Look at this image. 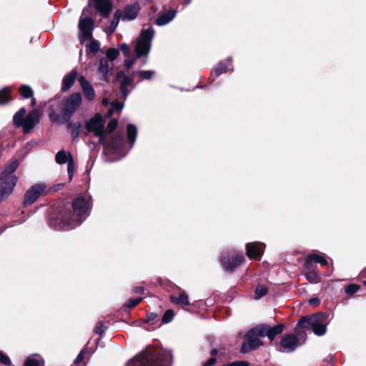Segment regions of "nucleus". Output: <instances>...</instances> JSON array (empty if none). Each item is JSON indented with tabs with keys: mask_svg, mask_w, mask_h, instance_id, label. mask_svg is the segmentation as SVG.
<instances>
[{
	"mask_svg": "<svg viewBox=\"0 0 366 366\" xmlns=\"http://www.w3.org/2000/svg\"><path fill=\"white\" fill-rule=\"evenodd\" d=\"M267 292V287L262 285H257L255 290L256 298H260L265 295Z\"/></svg>",
	"mask_w": 366,
	"mask_h": 366,
	"instance_id": "37",
	"label": "nucleus"
},
{
	"mask_svg": "<svg viewBox=\"0 0 366 366\" xmlns=\"http://www.w3.org/2000/svg\"><path fill=\"white\" fill-rule=\"evenodd\" d=\"M359 288L360 287L357 285L352 284L345 287V292L349 295H353L357 292Z\"/></svg>",
	"mask_w": 366,
	"mask_h": 366,
	"instance_id": "41",
	"label": "nucleus"
},
{
	"mask_svg": "<svg viewBox=\"0 0 366 366\" xmlns=\"http://www.w3.org/2000/svg\"><path fill=\"white\" fill-rule=\"evenodd\" d=\"M311 305L317 306L320 304V300L318 298H312L309 300Z\"/></svg>",
	"mask_w": 366,
	"mask_h": 366,
	"instance_id": "52",
	"label": "nucleus"
},
{
	"mask_svg": "<svg viewBox=\"0 0 366 366\" xmlns=\"http://www.w3.org/2000/svg\"><path fill=\"white\" fill-rule=\"evenodd\" d=\"M69 156H71L70 153H66L65 151L61 150L56 153L55 160L59 164H62L66 162L68 163Z\"/></svg>",
	"mask_w": 366,
	"mask_h": 366,
	"instance_id": "28",
	"label": "nucleus"
},
{
	"mask_svg": "<svg viewBox=\"0 0 366 366\" xmlns=\"http://www.w3.org/2000/svg\"><path fill=\"white\" fill-rule=\"evenodd\" d=\"M19 93L24 98H30L33 96L34 92L32 89L27 85H22L19 88Z\"/></svg>",
	"mask_w": 366,
	"mask_h": 366,
	"instance_id": "31",
	"label": "nucleus"
},
{
	"mask_svg": "<svg viewBox=\"0 0 366 366\" xmlns=\"http://www.w3.org/2000/svg\"><path fill=\"white\" fill-rule=\"evenodd\" d=\"M298 340L293 334H289L283 336L281 340V347L284 352H293L298 346Z\"/></svg>",
	"mask_w": 366,
	"mask_h": 366,
	"instance_id": "13",
	"label": "nucleus"
},
{
	"mask_svg": "<svg viewBox=\"0 0 366 366\" xmlns=\"http://www.w3.org/2000/svg\"><path fill=\"white\" fill-rule=\"evenodd\" d=\"M77 73L76 71L72 70L63 79L62 91L65 92L69 90L74 83L76 78Z\"/></svg>",
	"mask_w": 366,
	"mask_h": 366,
	"instance_id": "20",
	"label": "nucleus"
},
{
	"mask_svg": "<svg viewBox=\"0 0 366 366\" xmlns=\"http://www.w3.org/2000/svg\"><path fill=\"white\" fill-rule=\"evenodd\" d=\"M225 72H227V69L224 66L219 65L215 69V70L213 71V74H214L216 76H219Z\"/></svg>",
	"mask_w": 366,
	"mask_h": 366,
	"instance_id": "46",
	"label": "nucleus"
},
{
	"mask_svg": "<svg viewBox=\"0 0 366 366\" xmlns=\"http://www.w3.org/2000/svg\"><path fill=\"white\" fill-rule=\"evenodd\" d=\"M244 261V257L241 254H237L232 257H224L222 260V265L225 270L232 271L234 268L240 265Z\"/></svg>",
	"mask_w": 366,
	"mask_h": 366,
	"instance_id": "12",
	"label": "nucleus"
},
{
	"mask_svg": "<svg viewBox=\"0 0 366 366\" xmlns=\"http://www.w3.org/2000/svg\"><path fill=\"white\" fill-rule=\"evenodd\" d=\"M312 261L319 263L322 266H326L327 264V261L323 255L318 254H310L307 256V258L305 261V266L307 268H310Z\"/></svg>",
	"mask_w": 366,
	"mask_h": 366,
	"instance_id": "18",
	"label": "nucleus"
},
{
	"mask_svg": "<svg viewBox=\"0 0 366 366\" xmlns=\"http://www.w3.org/2000/svg\"><path fill=\"white\" fill-rule=\"evenodd\" d=\"M215 362L216 358L212 357L204 364V366H212L214 365Z\"/></svg>",
	"mask_w": 366,
	"mask_h": 366,
	"instance_id": "50",
	"label": "nucleus"
},
{
	"mask_svg": "<svg viewBox=\"0 0 366 366\" xmlns=\"http://www.w3.org/2000/svg\"><path fill=\"white\" fill-rule=\"evenodd\" d=\"M284 327L285 325L282 324L274 327H270L268 325H259L249 330V335H257L260 337H267L272 341L277 335L282 332Z\"/></svg>",
	"mask_w": 366,
	"mask_h": 366,
	"instance_id": "6",
	"label": "nucleus"
},
{
	"mask_svg": "<svg viewBox=\"0 0 366 366\" xmlns=\"http://www.w3.org/2000/svg\"><path fill=\"white\" fill-rule=\"evenodd\" d=\"M171 299L174 303L178 305H188L189 304L188 297L184 292L181 293L179 297L172 296Z\"/></svg>",
	"mask_w": 366,
	"mask_h": 366,
	"instance_id": "29",
	"label": "nucleus"
},
{
	"mask_svg": "<svg viewBox=\"0 0 366 366\" xmlns=\"http://www.w3.org/2000/svg\"><path fill=\"white\" fill-rule=\"evenodd\" d=\"M211 354L212 356H214L215 355L217 354V350L216 349H213L212 351H211Z\"/></svg>",
	"mask_w": 366,
	"mask_h": 366,
	"instance_id": "55",
	"label": "nucleus"
},
{
	"mask_svg": "<svg viewBox=\"0 0 366 366\" xmlns=\"http://www.w3.org/2000/svg\"><path fill=\"white\" fill-rule=\"evenodd\" d=\"M104 330L105 327L102 325H97L94 329L95 332L98 334H102Z\"/></svg>",
	"mask_w": 366,
	"mask_h": 366,
	"instance_id": "49",
	"label": "nucleus"
},
{
	"mask_svg": "<svg viewBox=\"0 0 366 366\" xmlns=\"http://www.w3.org/2000/svg\"><path fill=\"white\" fill-rule=\"evenodd\" d=\"M127 139L132 147L137 138V129L134 124H129L127 125Z\"/></svg>",
	"mask_w": 366,
	"mask_h": 366,
	"instance_id": "25",
	"label": "nucleus"
},
{
	"mask_svg": "<svg viewBox=\"0 0 366 366\" xmlns=\"http://www.w3.org/2000/svg\"><path fill=\"white\" fill-rule=\"evenodd\" d=\"M264 245L260 242L249 243L246 245V253L250 259H256L262 254Z\"/></svg>",
	"mask_w": 366,
	"mask_h": 366,
	"instance_id": "14",
	"label": "nucleus"
},
{
	"mask_svg": "<svg viewBox=\"0 0 366 366\" xmlns=\"http://www.w3.org/2000/svg\"><path fill=\"white\" fill-rule=\"evenodd\" d=\"M9 93V88H4L0 91V104H5L10 100Z\"/></svg>",
	"mask_w": 366,
	"mask_h": 366,
	"instance_id": "36",
	"label": "nucleus"
},
{
	"mask_svg": "<svg viewBox=\"0 0 366 366\" xmlns=\"http://www.w3.org/2000/svg\"><path fill=\"white\" fill-rule=\"evenodd\" d=\"M109 69V65L108 60L105 59H101L99 61L98 73L100 75V78L102 79H106Z\"/></svg>",
	"mask_w": 366,
	"mask_h": 366,
	"instance_id": "23",
	"label": "nucleus"
},
{
	"mask_svg": "<svg viewBox=\"0 0 366 366\" xmlns=\"http://www.w3.org/2000/svg\"><path fill=\"white\" fill-rule=\"evenodd\" d=\"M312 327L317 335H322L326 332V317L324 314L312 315Z\"/></svg>",
	"mask_w": 366,
	"mask_h": 366,
	"instance_id": "10",
	"label": "nucleus"
},
{
	"mask_svg": "<svg viewBox=\"0 0 366 366\" xmlns=\"http://www.w3.org/2000/svg\"><path fill=\"white\" fill-rule=\"evenodd\" d=\"M3 232V229H0V234Z\"/></svg>",
	"mask_w": 366,
	"mask_h": 366,
	"instance_id": "57",
	"label": "nucleus"
},
{
	"mask_svg": "<svg viewBox=\"0 0 366 366\" xmlns=\"http://www.w3.org/2000/svg\"><path fill=\"white\" fill-rule=\"evenodd\" d=\"M176 12L174 11H168L161 16H159L157 20L156 23L159 26H163L168 24L171 21L175 16Z\"/></svg>",
	"mask_w": 366,
	"mask_h": 366,
	"instance_id": "21",
	"label": "nucleus"
},
{
	"mask_svg": "<svg viewBox=\"0 0 366 366\" xmlns=\"http://www.w3.org/2000/svg\"><path fill=\"white\" fill-rule=\"evenodd\" d=\"M84 351H81L79 355L78 356L76 357V360H75V362L76 363H79L81 362L83 359H84Z\"/></svg>",
	"mask_w": 366,
	"mask_h": 366,
	"instance_id": "51",
	"label": "nucleus"
},
{
	"mask_svg": "<svg viewBox=\"0 0 366 366\" xmlns=\"http://www.w3.org/2000/svg\"><path fill=\"white\" fill-rule=\"evenodd\" d=\"M24 366H44V360L37 355H31L25 360Z\"/></svg>",
	"mask_w": 366,
	"mask_h": 366,
	"instance_id": "24",
	"label": "nucleus"
},
{
	"mask_svg": "<svg viewBox=\"0 0 366 366\" xmlns=\"http://www.w3.org/2000/svg\"><path fill=\"white\" fill-rule=\"evenodd\" d=\"M104 120L101 114H96L86 124V128L89 132H92L99 138V141L104 145L107 144L106 142V132L104 128Z\"/></svg>",
	"mask_w": 366,
	"mask_h": 366,
	"instance_id": "5",
	"label": "nucleus"
},
{
	"mask_svg": "<svg viewBox=\"0 0 366 366\" xmlns=\"http://www.w3.org/2000/svg\"><path fill=\"white\" fill-rule=\"evenodd\" d=\"M31 106H34L36 104V100L35 99H32L31 102Z\"/></svg>",
	"mask_w": 366,
	"mask_h": 366,
	"instance_id": "56",
	"label": "nucleus"
},
{
	"mask_svg": "<svg viewBox=\"0 0 366 366\" xmlns=\"http://www.w3.org/2000/svg\"><path fill=\"white\" fill-rule=\"evenodd\" d=\"M119 52L117 49L110 48L106 52V56L108 60L113 61L119 56Z\"/></svg>",
	"mask_w": 366,
	"mask_h": 366,
	"instance_id": "34",
	"label": "nucleus"
},
{
	"mask_svg": "<svg viewBox=\"0 0 366 366\" xmlns=\"http://www.w3.org/2000/svg\"><path fill=\"white\" fill-rule=\"evenodd\" d=\"M142 300V298H135V299H131L127 302V306L128 307H134L137 305H138Z\"/></svg>",
	"mask_w": 366,
	"mask_h": 366,
	"instance_id": "44",
	"label": "nucleus"
},
{
	"mask_svg": "<svg viewBox=\"0 0 366 366\" xmlns=\"http://www.w3.org/2000/svg\"><path fill=\"white\" fill-rule=\"evenodd\" d=\"M248 341L246 343H244L242 347V352L245 353L251 350H256L259 346L262 345V342L258 339V337H260L257 335H254L252 336L249 335V331L247 332Z\"/></svg>",
	"mask_w": 366,
	"mask_h": 366,
	"instance_id": "15",
	"label": "nucleus"
},
{
	"mask_svg": "<svg viewBox=\"0 0 366 366\" xmlns=\"http://www.w3.org/2000/svg\"><path fill=\"white\" fill-rule=\"evenodd\" d=\"M137 74L142 79H149L153 76V74H154V71H152V70L141 71H139Z\"/></svg>",
	"mask_w": 366,
	"mask_h": 366,
	"instance_id": "39",
	"label": "nucleus"
},
{
	"mask_svg": "<svg viewBox=\"0 0 366 366\" xmlns=\"http://www.w3.org/2000/svg\"><path fill=\"white\" fill-rule=\"evenodd\" d=\"M17 179V177L13 175L0 182V203L8 198L12 193Z\"/></svg>",
	"mask_w": 366,
	"mask_h": 366,
	"instance_id": "9",
	"label": "nucleus"
},
{
	"mask_svg": "<svg viewBox=\"0 0 366 366\" xmlns=\"http://www.w3.org/2000/svg\"><path fill=\"white\" fill-rule=\"evenodd\" d=\"M132 84V79L129 78V77H124L121 82V86H120L121 94L125 98L129 93V91L127 89V87L131 86Z\"/></svg>",
	"mask_w": 366,
	"mask_h": 366,
	"instance_id": "26",
	"label": "nucleus"
},
{
	"mask_svg": "<svg viewBox=\"0 0 366 366\" xmlns=\"http://www.w3.org/2000/svg\"><path fill=\"white\" fill-rule=\"evenodd\" d=\"M19 162L17 159H14L8 162L5 167V169L2 173L3 175L6 176L12 174L16 171L19 167Z\"/></svg>",
	"mask_w": 366,
	"mask_h": 366,
	"instance_id": "27",
	"label": "nucleus"
},
{
	"mask_svg": "<svg viewBox=\"0 0 366 366\" xmlns=\"http://www.w3.org/2000/svg\"><path fill=\"white\" fill-rule=\"evenodd\" d=\"M0 362L5 365H11V360L9 357L4 353H3L1 351H0Z\"/></svg>",
	"mask_w": 366,
	"mask_h": 366,
	"instance_id": "43",
	"label": "nucleus"
},
{
	"mask_svg": "<svg viewBox=\"0 0 366 366\" xmlns=\"http://www.w3.org/2000/svg\"><path fill=\"white\" fill-rule=\"evenodd\" d=\"M26 109L21 108L13 117L14 124L17 127H22L24 132H30L34 125L39 121V115L37 111L34 110L29 112L26 117Z\"/></svg>",
	"mask_w": 366,
	"mask_h": 366,
	"instance_id": "3",
	"label": "nucleus"
},
{
	"mask_svg": "<svg viewBox=\"0 0 366 366\" xmlns=\"http://www.w3.org/2000/svg\"><path fill=\"white\" fill-rule=\"evenodd\" d=\"M99 46H100V44H99V41H95V40H92L89 45L90 51H92L93 53L97 52L98 50L99 49Z\"/></svg>",
	"mask_w": 366,
	"mask_h": 366,
	"instance_id": "42",
	"label": "nucleus"
},
{
	"mask_svg": "<svg viewBox=\"0 0 366 366\" xmlns=\"http://www.w3.org/2000/svg\"><path fill=\"white\" fill-rule=\"evenodd\" d=\"M64 187V184H59L57 185H55L53 187H51V188H48L49 189V193L51 192H56V191H58L61 189H62Z\"/></svg>",
	"mask_w": 366,
	"mask_h": 366,
	"instance_id": "48",
	"label": "nucleus"
},
{
	"mask_svg": "<svg viewBox=\"0 0 366 366\" xmlns=\"http://www.w3.org/2000/svg\"><path fill=\"white\" fill-rule=\"evenodd\" d=\"M108 104H109V100H108V99H107V98H104V99H102V104H104V105H107Z\"/></svg>",
	"mask_w": 366,
	"mask_h": 366,
	"instance_id": "54",
	"label": "nucleus"
},
{
	"mask_svg": "<svg viewBox=\"0 0 366 366\" xmlns=\"http://www.w3.org/2000/svg\"><path fill=\"white\" fill-rule=\"evenodd\" d=\"M136 292L137 293H142L144 291V289L142 287H137L135 289Z\"/></svg>",
	"mask_w": 366,
	"mask_h": 366,
	"instance_id": "53",
	"label": "nucleus"
},
{
	"mask_svg": "<svg viewBox=\"0 0 366 366\" xmlns=\"http://www.w3.org/2000/svg\"><path fill=\"white\" fill-rule=\"evenodd\" d=\"M124 104L119 102H114L112 104L111 109L107 112V116L108 117H111L114 112V111L119 112L123 109Z\"/></svg>",
	"mask_w": 366,
	"mask_h": 366,
	"instance_id": "35",
	"label": "nucleus"
},
{
	"mask_svg": "<svg viewBox=\"0 0 366 366\" xmlns=\"http://www.w3.org/2000/svg\"><path fill=\"white\" fill-rule=\"evenodd\" d=\"M127 366H164L159 362H154V356L148 352H142L127 363Z\"/></svg>",
	"mask_w": 366,
	"mask_h": 366,
	"instance_id": "8",
	"label": "nucleus"
},
{
	"mask_svg": "<svg viewBox=\"0 0 366 366\" xmlns=\"http://www.w3.org/2000/svg\"><path fill=\"white\" fill-rule=\"evenodd\" d=\"M92 207V199L89 196L77 197L72 204L71 210L66 211L61 217L64 227H75L79 224L88 215Z\"/></svg>",
	"mask_w": 366,
	"mask_h": 366,
	"instance_id": "1",
	"label": "nucleus"
},
{
	"mask_svg": "<svg viewBox=\"0 0 366 366\" xmlns=\"http://www.w3.org/2000/svg\"><path fill=\"white\" fill-rule=\"evenodd\" d=\"M139 11V6L137 4L132 6H128L125 8L123 18L127 20L134 19Z\"/></svg>",
	"mask_w": 366,
	"mask_h": 366,
	"instance_id": "19",
	"label": "nucleus"
},
{
	"mask_svg": "<svg viewBox=\"0 0 366 366\" xmlns=\"http://www.w3.org/2000/svg\"><path fill=\"white\" fill-rule=\"evenodd\" d=\"M224 366H249L246 361H235Z\"/></svg>",
	"mask_w": 366,
	"mask_h": 366,
	"instance_id": "47",
	"label": "nucleus"
},
{
	"mask_svg": "<svg viewBox=\"0 0 366 366\" xmlns=\"http://www.w3.org/2000/svg\"><path fill=\"white\" fill-rule=\"evenodd\" d=\"M82 102L80 93L71 94L64 102L61 115L64 120H68L71 115L79 109Z\"/></svg>",
	"mask_w": 366,
	"mask_h": 366,
	"instance_id": "4",
	"label": "nucleus"
},
{
	"mask_svg": "<svg viewBox=\"0 0 366 366\" xmlns=\"http://www.w3.org/2000/svg\"><path fill=\"white\" fill-rule=\"evenodd\" d=\"M306 279L312 284H316L320 281V277L314 271L305 274Z\"/></svg>",
	"mask_w": 366,
	"mask_h": 366,
	"instance_id": "32",
	"label": "nucleus"
},
{
	"mask_svg": "<svg viewBox=\"0 0 366 366\" xmlns=\"http://www.w3.org/2000/svg\"><path fill=\"white\" fill-rule=\"evenodd\" d=\"M49 194V189L44 183L36 184L31 187L25 193L24 205H31L40 196Z\"/></svg>",
	"mask_w": 366,
	"mask_h": 366,
	"instance_id": "7",
	"label": "nucleus"
},
{
	"mask_svg": "<svg viewBox=\"0 0 366 366\" xmlns=\"http://www.w3.org/2000/svg\"><path fill=\"white\" fill-rule=\"evenodd\" d=\"M154 29L152 28L143 29L138 39H137L134 45L136 58L127 59L124 61V65L127 69H131L136 62L137 58L147 56L151 49V42L154 36Z\"/></svg>",
	"mask_w": 366,
	"mask_h": 366,
	"instance_id": "2",
	"label": "nucleus"
},
{
	"mask_svg": "<svg viewBox=\"0 0 366 366\" xmlns=\"http://www.w3.org/2000/svg\"><path fill=\"white\" fill-rule=\"evenodd\" d=\"M312 315L310 317H302L299 322L297 327V332L300 333V331L299 330H308L310 329H312Z\"/></svg>",
	"mask_w": 366,
	"mask_h": 366,
	"instance_id": "22",
	"label": "nucleus"
},
{
	"mask_svg": "<svg viewBox=\"0 0 366 366\" xmlns=\"http://www.w3.org/2000/svg\"><path fill=\"white\" fill-rule=\"evenodd\" d=\"M79 28L82 36L86 39H91L94 28V20L89 17L80 18Z\"/></svg>",
	"mask_w": 366,
	"mask_h": 366,
	"instance_id": "11",
	"label": "nucleus"
},
{
	"mask_svg": "<svg viewBox=\"0 0 366 366\" xmlns=\"http://www.w3.org/2000/svg\"><path fill=\"white\" fill-rule=\"evenodd\" d=\"M95 7L103 17L109 16L112 11V5L109 0H94Z\"/></svg>",
	"mask_w": 366,
	"mask_h": 366,
	"instance_id": "16",
	"label": "nucleus"
},
{
	"mask_svg": "<svg viewBox=\"0 0 366 366\" xmlns=\"http://www.w3.org/2000/svg\"><path fill=\"white\" fill-rule=\"evenodd\" d=\"M117 124H118V121L115 119H112L107 124V129L105 130L106 133L107 132H112V131H114L116 127H117Z\"/></svg>",
	"mask_w": 366,
	"mask_h": 366,
	"instance_id": "40",
	"label": "nucleus"
},
{
	"mask_svg": "<svg viewBox=\"0 0 366 366\" xmlns=\"http://www.w3.org/2000/svg\"><path fill=\"white\" fill-rule=\"evenodd\" d=\"M120 50L122 51L123 54L125 56H129V46L127 44H122L119 46Z\"/></svg>",
	"mask_w": 366,
	"mask_h": 366,
	"instance_id": "45",
	"label": "nucleus"
},
{
	"mask_svg": "<svg viewBox=\"0 0 366 366\" xmlns=\"http://www.w3.org/2000/svg\"><path fill=\"white\" fill-rule=\"evenodd\" d=\"M173 317H174L173 311L172 310H168L164 312V314L162 317V322L164 323H167L172 320Z\"/></svg>",
	"mask_w": 366,
	"mask_h": 366,
	"instance_id": "38",
	"label": "nucleus"
},
{
	"mask_svg": "<svg viewBox=\"0 0 366 366\" xmlns=\"http://www.w3.org/2000/svg\"><path fill=\"white\" fill-rule=\"evenodd\" d=\"M78 80L86 98L89 100H93L95 97V92L90 83L84 76H80Z\"/></svg>",
	"mask_w": 366,
	"mask_h": 366,
	"instance_id": "17",
	"label": "nucleus"
},
{
	"mask_svg": "<svg viewBox=\"0 0 366 366\" xmlns=\"http://www.w3.org/2000/svg\"><path fill=\"white\" fill-rule=\"evenodd\" d=\"M124 143V138L122 135L115 136L108 145H109L113 149H118L122 147Z\"/></svg>",
	"mask_w": 366,
	"mask_h": 366,
	"instance_id": "30",
	"label": "nucleus"
},
{
	"mask_svg": "<svg viewBox=\"0 0 366 366\" xmlns=\"http://www.w3.org/2000/svg\"><path fill=\"white\" fill-rule=\"evenodd\" d=\"M67 172L69 176V180L71 181L73 178L74 172V162L72 156H69L67 163Z\"/></svg>",
	"mask_w": 366,
	"mask_h": 366,
	"instance_id": "33",
	"label": "nucleus"
}]
</instances>
